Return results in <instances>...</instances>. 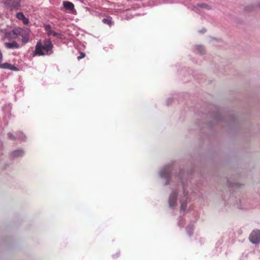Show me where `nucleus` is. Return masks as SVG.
<instances>
[{"label":"nucleus","instance_id":"nucleus-1","mask_svg":"<svg viewBox=\"0 0 260 260\" xmlns=\"http://www.w3.org/2000/svg\"><path fill=\"white\" fill-rule=\"evenodd\" d=\"M53 44L50 39H45L43 43L41 41L37 42L36 47L35 54L37 55H44L50 54L52 53Z\"/></svg>","mask_w":260,"mask_h":260},{"label":"nucleus","instance_id":"nucleus-2","mask_svg":"<svg viewBox=\"0 0 260 260\" xmlns=\"http://www.w3.org/2000/svg\"><path fill=\"white\" fill-rule=\"evenodd\" d=\"M12 33L16 38L18 36L21 37L23 44H25L28 42L30 33L29 29L25 27H16L12 30Z\"/></svg>","mask_w":260,"mask_h":260},{"label":"nucleus","instance_id":"nucleus-3","mask_svg":"<svg viewBox=\"0 0 260 260\" xmlns=\"http://www.w3.org/2000/svg\"><path fill=\"white\" fill-rule=\"evenodd\" d=\"M20 0H5V5L11 10L19 9L20 7Z\"/></svg>","mask_w":260,"mask_h":260},{"label":"nucleus","instance_id":"nucleus-4","mask_svg":"<svg viewBox=\"0 0 260 260\" xmlns=\"http://www.w3.org/2000/svg\"><path fill=\"white\" fill-rule=\"evenodd\" d=\"M249 241L253 244H257L260 242V231L253 230L249 237Z\"/></svg>","mask_w":260,"mask_h":260},{"label":"nucleus","instance_id":"nucleus-5","mask_svg":"<svg viewBox=\"0 0 260 260\" xmlns=\"http://www.w3.org/2000/svg\"><path fill=\"white\" fill-rule=\"evenodd\" d=\"M62 4L66 10L70 11L72 13L74 14L76 13L74 5L72 2L70 1H63Z\"/></svg>","mask_w":260,"mask_h":260},{"label":"nucleus","instance_id":"nucleus-6","mask_svg":"<svg viewBox=\"0 0 260 260\" xmlns=\"http://www.w3.org/2000/svg\"><path fill=\"white\" fill-rule=\"evenodd\" d=\"M0 68L3 69H9L11 71H18V69L14 65L10 64L8 62L2 63L0 62Z\"/></svg>","mask_w":260,"mask_h":260},{"label":"nucleus","instance_id":"nucleus-7","mask_svg":"<svg viewBox=\"0 0 260 260\" xmlns=\"http://www.w3.org/2000/svg\"><path fill=\"white\" fill-rule=\"evenodd\" d=\"M5 46L8 49H18L20 47V45L16 41L12 43H5Z\"/></svg>","mask_w":260,"mask_h":260},{"label":"nucleus","instance_id":"nucleus-8","mask_svg":"<svg viewBox=\"0 0 260 260\" xmlns=\"http://www.w3.org/2000/svg\"><path fill=\"white\" fill-rule=\"evenodd\" d=\"M176 198L177 194L176 192L172 193L169 199V204L171 207H173L176 204Z\"/></svg>","mask_w":260,"mask_h":260},{"label":"nucleus","instance_id":"nucleus-9","mask_svg":"<svg viewBox=\"0 0 260 260\" xmlns=\"http://www.w3.org/2000/svg\"><path fill=\"white\" fill-rule=\"evenodd\" d=\"M23 154H24L23 151L22 150H17L15 151H14L11 153V156H12V157L21 156L23 155Z\"/></svg>","mask_w":260,"mask_h":260},{"label":"nucleus","instance_id":"nucleus-10","mask_svg":"<svg viewBox=\"0 0 260 260\" xmlns=\"http://www.w3.org/2000/svg\"><path fill=\"white\" fill-rule=\"evenodd\" d=\"M12 35H13L12 33V31L11 32H6L5 34V37L6 39H7L9 40H11L13 39H15L16 36L14 37H13Z\"/></svg>","mask_w":260,"mask_h":260},{"label":"nucleus","instance_id":"nucleus-11","mask_svg":"<svg viewBox=\"0 0 260 260\" xmlns=\"http://www.w3.org/2000/svg\"><path fill=\"white\" fill-rule=\"evenodd\" d=\"M47 35L49 36H52L53 37H60L61 36V34H59V33H57L55 31H54L53 30H51V31H49V32H48L47 34Z\"/></svg>","mask_w":260,"mask_h":260},{"label":"nucleus","instance_id":"nucleus-12","mask_svg":"<svg viewBox=\"0 0 260 260\" xmlns=\"http://www.w3.org/2000/svg\"><path fill=\"white\" fill-rule=\"evenodd\" d=\"M17 18L19 19V20H22L25 17V16L23 14V13L22 12H19L17 14Z\"/></svg>","mask_w":260,"mask_h":260},{"label":"nucleus","instance_id":"nucleus-13","mask_svg":"<svg viewBox=\"0 0 260 260\" xmlns=\"http://www.w3.org/2000/svg\"><path fill=\"white\" fill-rule=\"evenodd\" d=\"M102 21L105 24H107L109 25H111L112 24V21L110 19H106V18H104L103 20H102Z\"/></svg>","mask_w":260,"mask_h":260},{"label":"nucleus","instance_id":"nucleus-14","mask_svg":"<svg viewBox=\"0 0 260 260\" xmlns=\"http://www.w3.org/2000/svg\"><path fill=\"white\" fill-rule=\"evenodd\" d=\"M198 6L201 7V8H205L206 9H210V7L208 5H207L205 4H199Z\"/></svg>","mask_w":260,"mask_h":260},{"label":"nucleus","instance_id":"nucleus-15","mask_svg":"<svg viewBox=\"0 0 260 260\" xmlns=\"http://www.w3.org/2000/svg\"><path fill=\"white\" fill-rule=\"evenodd\" d=\"M44 28H45V30H46V31L47 32V34L49 32V31L52 30L51 28V26L50 25H45Z\"/></svg>","mask_w":260,"mask_h":260},{"label":"nucleus","instance_id":"nucleus-16","mask_svg":"<svg viewBox=\"0 0 260 260\" xmlns=\"http://www.w3.org/2000/svg\"><path fill=\"white\" fill-rule=\"evenodd\" d=\"M161 174V177H165L166 178H170V174L169 173H167L166 174L163 171H162L160 173Z\"/></svg>","mask_w":260,"mask_h":260},{"label":"nucleus","instance_id":"nucleus-17","mask_svg":"<svg viewBox=\"0 0 260 260\" xmlns=\"http://www.w3.org/2000/svg\"><path fill=\"white\" fill-rule=\"evenodd\" d=\"M85 55L84 53L80 52V56L77 57V59L78 60H80V59L84 58L85 57Z\"/></svg>","mask_w":260,"mask_h":260},{"label":"nucleus","instance_id":"nucleus-18","mask_svg":"<svg viewBox=\"0 0 260 260\" xmlns=\"http://www.w3.org/2000/svg\"><path fill=\"white\" fill-rule=\"evenodd\" d=\"M22 21H23V23L24 24H27L29 22V20L27 18H26L25 17H24V19H23L22 20Z\"/></svg>","mask_w":260,"mask_h":260},{"label":"nucleus","instance_id":"nucleus-19","mask_svg":"<svg viewBox=\"0 0 260 260\" xmlns=\"http://www.w3.org/2000/svg\"><path fill=\"white\" fill-rule=\"evenodd\" d=\"M8 136H9V138L12 139V140H14L15 139V138L13 137V135L12 134H11V133L8 134Z\"/></svg>","mask_w":260,"mask_h":260}]
</instances>
